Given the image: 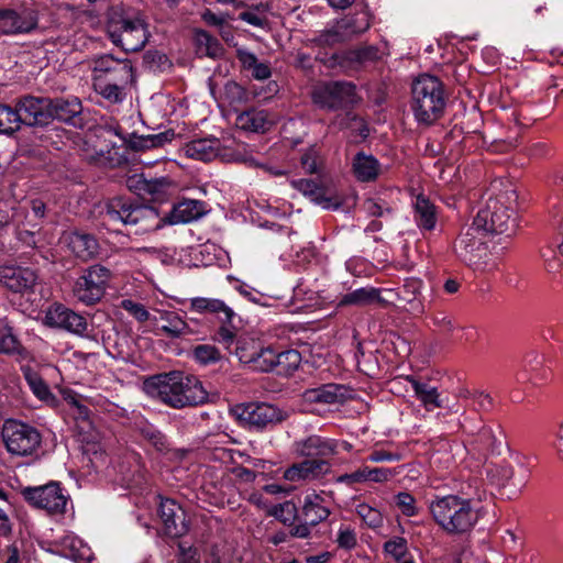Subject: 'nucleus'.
I'll return each instance as SVG.
<instances>
[{"instance_id": "2eb2a0df", "label": "nucleus", "mask_w": 563, "mask_h": 563, "mask_svg": "<svg viewBox=\"0 0 563 563\" xmlns=\"http://www.w3.org/2000/svg\"><path fill=\"white\" fill-rule=\"evenodd\" d=\"M488 475L499 486H511L520 490L528 483L530 472L523 459L514 454L509 461L493 465L488 470Z\"/></svg>"}, {"instance_id": "393cba45", "label": "nucleus", "mask_w": 563, "mask_h": 563, "mask_svg": "<svg viewBox=\"0 0 563 563\" xmlns=\"http://www.w3.org/2000/svg\"><path fill=\"white\" fill-rule=\"evenodd\" d=\"M52 120L57 119L73 126H82V104L77 97L51 99Z\"/></svg>"}, {"instance_id": "ea45409f", "label": "nucleus", "mask_w": 563, "mask_h": 563, "mask_svg": "<svg viewBox=\"0 0 563 563\" xmlns=\"http://www.w3.org/2000/svg\"><path fill=\"white\" fill-rule=\"evenodd\" d=\"M159 320L164 322L161 331L169 338H180L190 333L189 325L174 311H162Z\"/></svg>"}, {"instance_id": "4be33fe9", "label": "nucleus", "mask_w": 563, "mask_h": 563, "mask_svg": "<svg viewBox=\"0 0 563 563\" xmlns=\"http://www.w3.org/2000/svg\"><path fill=\"white\" fill-rule=\"evenodd\" d=\"M159 517L164 532L170 538H178L188 530L183 508L173 499H162L159 504Z\"/></svg>"}, {"instance_id": "1a4fd4ad", "label": "nucleus", "mask_w": 563, "mask_h": 563, "mask_svg": "<svg viewBox=\"0 0 563 563\" xmlns=\"http://www.w3.org/2000/svg\"><path fill=\"white\" fill-rule=\"evenodd\" d=\"M1 438L7 451L15 456L33 455L42 443L40 431L16 419L4 420Z\"/></svg>"}, {"instance_id": "a211bd4d", "label": "nucleus", "mask_w": 563, "mask_h": 563, "mask_svg": "<svg viewBox=\"0 0 563 563\" xmlns=\"http://www.w3.org/2000/svg\"><path fill=\"white\" fill-rule=\"evenodd\" d=\"M49 106V98L33 96L22 97L15 103L20 121L30 126L46 125L52 121Z\"/></svg>"}, {"instance_id": "5701e85b", "label": "nucleus", "mask_w": 563, "mask_h": 563, "mask_svg": "<svg viewBox=\"0 0 563 563\" xmlns=\"http://www.w3.org/2000/svg\"><path fill=\"white\" fill-rule=\"evenodd\" d=\"M330 463L322 459H306L284 472V478L289 482L313 481L330 472Z\"/></svg>"}, {"instance_id": "052dcab7", "label": "nucleus", "mask_w": 563, "mask_h": 563, "mask_svg": "<svg viewBox=\"0 0 563 563\" xmlns=\"http://www.w3.org/2000/svg\"><path fill=\"white\" fill-rule=\"evenodd\" d=\"M400 472L401 467H371V472H368L369 482L377 484L386 483L394 478L395 476H397L398 474H400Z\"/></svg>"}, {"instance_id": "412c9836", "label": "nucleus", "mask_w": 563, "mask_h": 563, "mask_svg": "<svg viewBox=\"0 0 563 563\" xmlns=\"http://www.w3.org/2000/svg\"><path fill=\"white\" fill-rule=\"evenodd\" d=\"M291 186L323 209L336 210L343 205V199L338 194L319 186L311 179H295Z\"/></svg>"}, {"instance_id": "a19ab883", "label": "nucleus", "mask_w": 563, "mask_h": 563, "mask_svg": "<svg viewBox=\"0 0 563 563\" xmlns=\"http://www.w3.org/2000/svg\"><path fill=\"white\" fill-rule=\"evenodd\" d=\"M300 362L301 355L296 350L277 352L274 372L277 375L289 376L298 368Z\"/></svg>"}, {"instance_id": "9b49d317", "label": "nucleus", "mask_w": 563, "mask_h": 563, "mask_svg": "<svg viewBox=\"0 0 563 563\" xmlns=\"http://www.w3.org/2000/svg\"><path fill=\"white\" fill-rule=\"evenodd\" d=\"M24 500L32 507L43 509L51 516H63L70 500L59 482L24 487L21 492Z\"/></svg>"}, {"instance_id": "473e14b6", "label": "nucleus", "mask_w": 563, "mask_h": 563, "mask_svg": "<svg viewBox=\"0 0 563 563\" xmlns=\"http://www.w3.org/2000/svg\"><path fill=\"white\" fill-rule=\"evenodd\" d=\"M330 509L325 506L324 499L318 494H310L305 497L302 517L307 523L314 527L325 520Z\"/></svg>"}, {"instance_id": "e2e57ef3", "label": "nucleus", "mask_w": 563, "mask_h": 563, "mask_svg": "<svg viewBox=\"0 0 563 563\" xmlns=\"http://www.w3.org/2000/svg\"><path fill=\"white\" fill-rule=\"evenodd\" d=\"M336 542L340 548L346 550L353 549L357 543L355 531L350 527H340Z\"/></svg>"}, {"instance_id": "39448f33", "label": "nucleus", "mask_w": 563, "mask_h": 563, "mask_svg": "<svg viewBox=\"0 0 563 563\" xmlns=\"http://www.w3.org/2000/svg\"><path fill=\"white\" fill-rule=\"evenodd\" d=\"M103 219L108 223L135 227L136 234H144L162 228V219L155 208L123 197H115L106 203Z\"/></svg>"}, {"instance_id": "e433bc0d", "label": "nucleus", "mask_w": 563, "mask_h": 563, "mask_svg": "<svg viewBox=\"0 0 563 563\" xmlns=\"http://www.w3.org/2000/svg\"><path fill=\"white\" fill-rule=\"evenodd\" d=\"M339 25V30L342 31V34L346 41L353 38L354 36L364 33L369 29V18L366 12H358L352 15H346L336 21Z\"/></svg>"}, {"instance_id": "0e129e2a", "label": "nucleus", "mask_w": 563, "mask_h": 563, "mask_svg": "<svg viewBox=\"0 0 563 563\" xmlns=\"http://www.w3.org/2000/svg\"><path fill=\"white\" fill-rule=\"evenodd\" d=\"M472 406L478 411H490L494 407V401L489 394L475 390L472 394Z\"/></svg>"}, {"instance_id": "4468645a", "label": "nucleus", "mask_w": 563, "mask_h": 563, "mask_svg": "<svg viewBox=\"0 0 563 563\" xmlns=\"http://www.w3.org/2000/svg\"><path fill=\"white\" fill-rule=\"evenodd\" d=\"M106 134H114L124 140L121 128L118 124H108L101 130V134L97 135L96 140L90 139L86 141V145H91L92 150H85V157L90 162L115 166L121 163L122 157L115 144L107 141Z\"/></svg>"}, {"instance_id": "cd10ccee", "label": "nucleus", "mask_w": 563, "mask_h": 563, "mask_svg": "<svg viewBox=\"0 0 563 563\" xmlns=\"http://www.w3.org/2000/svg\"><path fill=\"white\" fill-rule=\"evenodd\" d=\"M235 122L244 131L264 133L274 124V119L265 110L251 109L238 114Z\"/></svg>"}, {"instance_id": "c03bdc74", "label": "nucleus", "mask_w": 563, "mask_h": 563, "mask_svg": "<svg viewBox=\"0 0 563 563\" xmlns=\"http://www.w3.org/2000/svg\"><path fill=\"white\" fill-rule=\"evenodd\" d=\"M380 300L379 291L375 288H358L346 294L342 300V305L364 306Z\"/></svg>"}, {"instance_id": "ddd939ff", "label": "nucleus", "mask_w": 563, "mask_h": 563, "mask_svg": "<svg viewBox=\"0 0 563 563\" xmlns=\"http://www.w3.org/2000/svg\"><path fill=\"white\" fill-rule=\"evenodd\" d=\"M111 272L102 265L90 266L75 283L74 296L86 306L95 305L106 291Z\"/></svg>"}, {"instance_id": "79ce46f5", "label": "nucleus", "mask_w": 563, "mask_h": 563, "mask_svg": "<svg viewBox=\"0 0 563 563\" xmlns=\"http://www.w3.org/2000/svg\"><path fill=\"white\" fill-rule=\"evenodd\" d=\"M22 350L16 334L13 332L12 327L7 320L0 319V353L1 354H16Z\"/></svg>"}, {"instance_id": "dca6fc26", "label": "nucleus", "mask_w": 563, "mask_h": 563, "mask_svg": "<svg viewBox=\"0 0 563 563\" xmlns=\"http://www.w3.org/2000/svg\"><path fill=\"white\" fill-rule=\"evenodd\" d=\"M45 323L49 327L67 330L79 336L88 338L90 335L88 333L87 319L60 303H55L47 309Z\"/></svg>"}, {"instance_id": "5fc2aeb1", "label": "nucleus", "mask_w": 563, "mask_h": 563, "mask_svg": "<svg viewBox=\"0 0 563 563\" xmlns=\"http://www.w3.org/2000/svg\"><path fill=\"white\" fill-rule=\"evenodd\" d=\"M314 41L320 46H334L345 42L346 40L344 38L342 31L339 30V25L335 22L331 27L320 32Z\"/></svg>"}, {"instance_id": "c85d7f7f", "label": "nucleus", "mask_w": 563, "mask_h": 563, "mask_svg": "<svg viewBox=\"0 0 563 563\" xmlns=\"http://www.w3.org/2000/svg\"><path fill=\"white\" fill-rule=\"evenodd\" d=\"M336 445L329 439L310 435L298 444L299 453L307 459H322L335 454Z\"/></svg>"}, {"instance_id": "20e7f679", "label": "nucleus", "mask_w": 563, "mask_h": 563, "mask_svg": "<svg viewBox=\"0 0 563 563\" xmlns=\"http://www.w3.org/2000/svg\"><path fill=\"white\" fill-rule=\"evenodd\" d=\"M517 194L514 189L490 197L474 218L473 227L485 233L511 235L516 230L515 205Z\"/></svg>"}, {"instance_id": "c9c22d12", "label": "nucleus", "mask_w": 563, "mask_h": 563, "mask_svg": "<svg viewBox=\"0 0 563 563\" xmlns=\"http://www.w3.org/2000/svg\"><path fill=\"white\" fill-rule=\"evenodd\" d=\"M352 165L353 173L360 181H373L379 175L380 165L373 155L357 153Z\"/></svg>"}, {"instance_id": "09e8293b", "label": "nucleus", "mask_w": 563, "mask_h": 563, "mask_svg": "<svg viewBox=\"0 0 563 563\" xmlns=\"http://www.w3.org/2000/svg\"><path fill=\"white\" fill-rule=\"evenodd\" d=\"M268 515L275 517L285 526H292L295 519L297 518V508L294 503L285 501L274 506L268 511Z\"/></svg>"}, {"instance_id": "c756f323", "label": "nucleus", "mask_w": 563, "mask_h": 563, "mask_svg": "<svg viewBox=\"0 0 563 563\" xmlns=\"http://www.w3.org/2000/svg\"><path fill=\"white\" fill-rule=\"evenodd\" d=\"M406 379L411 384L416 397L420 400L426 410L432 411L437 408L448 407L435 387L427 383H421L412 376H407Z\"/></svg>"}, {"instance_id": "6e6d98bb", "label": "nucleus", "mask_w": 563, "mask_h": 563, "mask_svg": "<svg viewBox=\"0 0 563 563\" xmlns=\"http://www.w3.org/2000/svg\"><path fill=\"white\" fill-rule=\"evenodd\" d=\"M220 356L219 350L213 345L202 344L194 350L195 360L202 365L216 363L220 360Z\"/></svg>"}, {"instance_id": "13d9d810", "label": "nucleus", "mask_w": 563, "mask_h": 563, "mask_svg": "<svg viewBox=\"0 0 563 563\" xmlns=\"http://www.w3.org/2000/svg\"><path fill=\"white\" fill-rule=\"evenodd\" d=\"M224 96L230 104H240L247 99L245 89L235 81H228L224 85Z\"/></svg>"}, {"instance_id": "49530a36", "label": "nucleus", "mask_w": 563, "mask_h": 563, "mask_svg": "<svg viewBox=\"0 0 563 563\" xmlns=\"http://www.w3.org/2000/svg\"><path fill=\"white\" fill-rule=\"evenodd\" d=\"M276 353L271 346L261 344L250 367L257 372H274Z\"/></svg>"}, {"instance_id": "7ed1b4c3", "label": "nucleus", "mask_w": 563, "mask_h": 563, "mask_svg": "<svg viewBox=\"0 0 563 563\" xmlns=\"http://www.w3.org/2000/svg\"><path fill=\"white\" fill-rule=\"evenodd\" d=\"M147 386L166 405L181 409L198 406L208 399L201 382L183 372H170L151 377Z\"/></svg>"}, {"instance_id": "de8ad7c7", "label": "nucleus", "mask_w": 563, "mask_h": 563, "mask_svg": "<svg viewBox=\"0 0 563 563\" xmlns=\"http://www.w3.org/2000/svg\"><path fill=\"white\" fill-rule=\"evenodd\" d=\"M174 135L173 131H165L157 134L141 136L134 142V147L141 150L161 147L164 144L172 142Z\"/></svg>"}, {"instance_id": "f257e3e1", "label": "nucleus", "mask_w": 563, "mask_h": 563, "mask_svg": "<svg viewBox=\"0 0 563 563\" xmlns=\"http://www.w3.org/2000/svg\"><path fill=\"white\" fill-rule=\"evenodd\" d=\"M486 490L475 487L462 495L435 496L429 503V512L434 522L448 534L463 536L473 530L479 515V504Z\"/></svg>"}, {"instance_id": "7c9ffc66", "label": "nucleus", "mask_w": 563, "mask_h": 563, "mask_svg": "<svg viewBox=\"0 0 563 563\" xmlns=\"http://www.w3.org/2000/svg\"><path fill=\"white\" fill-rule=\"evenodd\" d=\"M207 212L203 201L186 199L177 203L172 211V223H189Z\"/></svg>"}, {"instance_id": "9d476101", "label": "nucleus", "mask_w": 563, "mask_h": 563, "mask_svg": "<svg viewBox=\"0 0 563 563\" xmlns=\"http://www.w3.org/2000/svg\"><path fill=\"white\" fill-rule=\"evenodd\" d=\"M485 234L473 225L462 232L454 243L456 256L476 272H492L489 267V252L484 241Z\"/></svg>"}, {"instance_id": "603ef678", "label": "nucleus", "mask_w": 563, "mask_h": 563, "mask_svg": "<svg viewBox=\"0 0 563 563\" xmlns=\"http://www.w3.org/2000/svg\"><path fill=\"white\" fill-rule=\"evenodd\" d=\"M395 505L406 517H415L419 514L416 498L407 492L395 495Z\"/></svg>"}, {"instance_id": "4c0bfd02", "label": "nucleus", "mask_w": 563, "mask_h": 563, "mask_svg": "<svg viewBox=\"0 0 563 563\" xmlns=\"http://www.w3.org/2000/svg\"><path fill=\"white\" fill-rule=\"evenodd\" d=\"M422 282L420 279H407L399 289L398 297L401 301L408 303L413 313H422L424 305L421 299Z\"/></svg>"}, {"instance_id": "58836bf2", "label": "nucleus", "mask_w": 563, "mask_h": 563, "mask_svg": "<svg viewBox=\"0 0 563 563\" xmlns=\"http://www.w3.org/2000/svg\"><path fill=\"white\" fill-rule=\"evenodd\" d=\"M64 554L76 563H90L92 552L89 547L74 536H66L62 539Z\"/></svg>"}, {"instance_id": "3c124183", "label": "nucleus", "mask_w": 563, "mask_h": 563, "mask_svg": "<svg viewBox=\"0 0 563 563\" xmlns=\"http://www.w3.org/2000/svg\"><path fill=\"white\" fill-rule=\"evenodd\" d=\"M384 551L387 555L391 556L395 561L400 562L408 556L407 540L401 537H395L384 544Z\"/></svg>"}, {"instance_id": "8fccbe9b", "label": "nucleus", "mask_w": 563, "mask_h": 563, "mask_svg": "<svg viewBox=\"0 0 563 563\" xmlns=\"http://www.w3.org/2000/svg\"><path fill=\"white\" fill-rule=\"evenodd\" d=\"M356 514L364 521V523L372 529H376L383 526L384 518L382 512L367 504L357 505Z\"/></svg>"}, {"instance_id": "72a5a7b5", "label": "nucleus", "mask_w": 563, "mask_h": 563, "mask_svg": "<svg viewBox=\"0 0 563 563\" xmlns=\"http://www.w3.org/2000/svg\"><path fill=\"white\" fill-rule=\"evenodd\" d=\"M413 219L422 230H433L437 223L434 205L423 195L416 197L413 201Z\"/></svg>"}, {"instance_id": "69168bd1", "label": "nucleus", "mask_w": 563, "mask_h": 563, "mask_svg": "<svg viewBox=\"0 0 563 563\" xmlns=\"http://www.w3.org/2000/svg\"><path fill=\"white\" fill-rule=\"evenodd\" d=\"M143 435L147 439L158 451L166 449V438L159 431L147 428L143 430Z\"/></svg>"}, {"instance_id": "b1692460", "label": "nucleus", "mask_w": 563, "mask_h": 563, "mask_svg": "<svg viewBox=\"0 0 563 563\" xmlns=\"http://www.w3.org/2000/svg\"><path fill=\"white\" fill-rule=\"evenodd\" d=\"M350 397V389L344 385L324 384L303 391L302 398L307 404L338 405Z\"/></svg>"}, {"instance_id": "4d7b16f0", "label": "nucleus", "mask_w": 563, "mask_h": 563, "mask_svg": "<svg viewBox=\"0 0 563 563\" xmlns=\"http://www.w3.org/2000/svg\"><path fill=\"white\" fill-rule=\"evenodd\" d=\"M404 459V454L400 451H388L383 448H375L371 451L367 461L373 463H383V462H398Z\"/></svg>"}, {"instance_id": "423d86ee", "label": "nucleus", "mask_w": 563, "mask_h": 563, "mask_svg": "<svg viewBox=\"0 0 563 563\" xmlns=\"http://www.w3.org/2000/svg\"><path fill=\"white\" fill-rule=\"evenodd\" d=\"M411 109L420 124L431 125L439 120L445 108L443 84L435 76L421 75L411 87Z\"/></svg>"}, {"instance_id": "aec40b11", "label": "nucleus", "mask_w": 563, "mask_h": 563, "mask_svg": "<svg viewBox=\"0 0 563 563\" xmlns=\"http://www.w3.org/2000/svg\"><path fill=\"white\" fill-rule=\"evenodd\" d=\"M377 52V48L374 46H365L334 53L329 57L327 64L330 67H339L342 71L350 74L358 70L364 64L376 59Z\"/></svg>"}, {"instance_id": "37998d69", "label": "nucleus", "mask_w": 563, "mask_h": 563, "mask_svg": "<svg viewBox=\"0 0 563 563\" xmlns=\"http://www.w3.org/2000/svg\"><path fill=\"white\" fill-rule=\"evenodd\" d=\"M261 344L262 343L256 339L241 336L235 343L234 354L241 363L250 366L255 355H257V350Z\"/></svg>"}, {"instance_id": "a18cd8bd", "label": "nucleus", "mask_w": 563, "mask_h": 563, "mask_svg": "<svg viewBox=\"0 0 563 563\" xmlns=\"http://www.w3.org/2000/svg\"><path fill=\"white\" fill-rule=\"evenodd\" d=\"M21 124L16 107L0 104V133L12 134L20 130Z\"/></svg>"}, {"instance_id": "864d4df0", "label": "nucleus", "mask_w": 563, "mask_h": 563, "mask_svg": "<svg viewBox=\"0 0 563 563\" xmlns=\"http://www.w3.org/2000/svg\"><path fill=\"white\" fill-rule=\"evenodd\" d=\"M197 41L201 47H205L206 55L216 58L223 54L221 43L206 31L197 33Z\"/></svg>"}, {"instance_id": "2f4dec72", "label": "nucleus", "mask_w": 563, "mask_h": 563, "mask_svg": "<svg viewBox=\"0 0 563 563\" xmlns=\"http://www.w3.org/2000/svg\"><path fill=\"white\" fill-rule=\"evenodd\" d=\"M21 371L27 386L38 400L48 405H54L56 402L55 395L51 391L48 385L34 368L29 365H24L21 367Z\"/></svg>"}, {"instance_id": "774afa93", "label": "nucleus", "mask_w": 563, "mask_h": 563, "mask_svg": "<svg viewBox=\"0 0 563 563\" xmlns=\"http://www.w3.org/2000/svg\"><path fill=\"white\" fill-rule=\"evenodd\" d=\"M178 548V563H199L196 550H194L191 547L186 548L183 543H179Z\"/></svg>"}, {"instance_id": "338daca9", "label": "nucleus", "mask_w": 563, "mask_h": 563, "mask_svg": "<svg viewBox=\"0 0 563 563\" xmlns=\"http://www.w3.org/2000/svg\"><path fill=\"white\" fill-rule=\"evenodd\" d=\"M236 56L242 67L246 70H251L258 62L255 54L245 49H238Z\"/></svg>"}, {"instance_id": "bb28decb", "label": "nucleus", "mask_w": 563, "mask_h": 563, "mask_svg": "<svg viewBox=\"0 0 563 563\" xmlns=\"http://www.w3.org/2000/svg\"><path fill=\"white\" fill-rule=\"evenodd\" d=\"M190 310L198 313L216 314L222 323H231L235 316L232 308L216 298L196 297L190 299Z\"/></svg>"}, {"instance_id": "680f3d73", "label": "nucleus", "mask_w": 563, "mask_h": 563, "mask_svg": "<svg viewBox=\"0 0 563 563\" xmlns=\"http://www.w3.org/2000/svg\"><path fill=\"white\" fill-rule=\"evenodd\" d=\"M364 210L372 217H383L390 213L388 205L380 199L368 198L363 203Z\"/></svg>"}, {"instance_id": "0eeeda50", "label": "nucleus", "mask_w": 563, "mask_h": 563, "mask_svg": "<svg viewBox=\"0 0 563 563\" xmlns=\"http://www.w3.org/2000/svg\"><path fill=\"white\" fill-rule=\"evenodd\" d=\"M107 32L112 43L125 52L142 49L150 37L147 25L140 14L126 15L119 10L110 13Z\"/></svg>"}, {"instance_id": "a878e982", "label": "nucleus", "mask_w": 563, "mask_h": 563, "mask_svg": "<svg viewBox=\"0 0 563 563\" xmlns=\"http://www.w3.org/2000/svg\"><path fill=\"white\" fill-rule=\"evenodd\" d=\"M65 241L76 257L82 261H89L98 254L99 244L92 234L73 231L66 234Z\"/></svg>"}, {"instance_id": "6e6552de", "label": "nucleus", "mask_w": 563, "mask_h": 563, "mask_svg": "<svg viewBox=\"0 0 563 563\" xmlns=\"http://www.w3.org/2000/svg\"><path fill=\"white\" fill-rule=\"evenodd\" d=\"M313 104L325 111L349 110L361 101L356 86L351 81L320 82L311 91Z\"/></svg>"}, {"instance_id": "f8f14e48", "label": "nucleus", "mask_w": 563, "mask_h": 563, "mask_svg": "<svg viewBox=\"0 0 563 563\" xmlns=\"http://www.w3.org/2000/svg\"><path fill=\"white\" fill-rule=\"evenodd\" d=\"M238 419L247 428L262 431L285 421L287 411L268 402H247L234 409Z\"/></svg>"}, {"instance_id": "f03ea898", "label": "nucleus", "mask_w": 563, "mask_h": 563, "mask_svg": "<svg viewBox=\"0 0 563 563\" xmlns=\"http://www.w3.org/2000/svg\"><path fill=\"white\" fill-rule=\"evenodd\" d=\"M95 91L110 103L125 99V89L134 81L133 66L128 58L104 54L90 62Z\"/></svg>"}, {"instance_id": "f704fd0d", "label": "nucleus", "mask_w": 563, "mask_h": 563, "mask_svg": "<svg viewBox=\"0 0 563 563\" xmlns=\"http://www.w3.org/2000/svg\"><path fill=\"white\" fill-rule=\"evenodd\" d=\"M219 141L216 139H198L187 143L185 155L189 158L209 162L218 155Z\"/></svg>"}, {"instance_id": "bf43d9fd", "label": "nucleus", "mask_w": 563, "mask_h": 563, "mask_svg": "<svg viewBox=\"0 0 563 563\" xmlns=\"http://www.w3.org/2000/svg\"><path fill=\"white\" fill-rule=\"evenodd\" d=\"M121 308L129 312L140 322H145L150 320V312L142 303L135 302L131 299H123L121 301Z\"/></svg>"}, {"instance_id": "f3484780", "label": "nucleus", "mask_w": 563, "mask_h": 563, "mask_svg": "<svg viewBox=\"0 0 563 563\" xmlns=\"http://www.w3.org/2000/svg\"><path fill=\"white\" fill-rule=\"evenodd\" d=\"M37 280L38 275L32 268L15 265L0 266V285L12 292L21 295L32 292Z\"/></svg>"}, {"instance_id": "6ab92c4d", "label": "nucleus", "mask_w": 563, "mask_h": 563, "mask_svg": "<svg viewBox=\"0 0 563 563\" xmlns=\"http://www.w3.org/2000/svg\"><path fill=\"white\" fill-rule=\"evenodd\" d=\"M37 12L31 8L7 9L0 22V32L5 35L30 33L37 27Z\"/></svg>"}]
</instances>
